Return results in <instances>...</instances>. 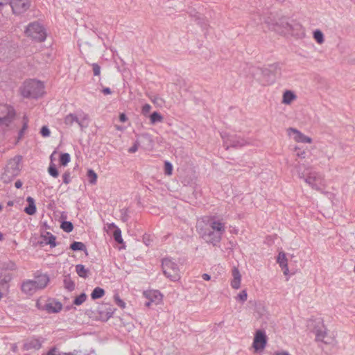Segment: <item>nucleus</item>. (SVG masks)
Listing matches in <instances>:
<instances>
[{
	"label": "nucleus",
	"mask_w": 355,
	"mask_h": 355,
	"mask_svg": "<svg viewBox=\"0 0 355 355\" xmlns=\"http://www.w3.org/2000/svg\"><path fill=\"white\" fill-rule=\"evenodd\" d=\"M20 92L24 98H37L44 92V85L36 80H28L20 87Z\"/></svg>",
	"instance_id": "nucleus-1"
},
{
	"label": "nucleus",
	"mask_w": 355,
	"mask_h": 355,
	"mask_svg": "<svg viewBox=\"0 0 355 355\" xmlns=\"http://www.w3.org/2000/svg\"><path fill=\"white\" fill-rule=\"evenodd\" d=\"M22 157L17 155L10 159L4 169V172L1 175V180L4 183L10 182L15 177H17L21 170V162Z\"/></svg>",
	"instance_id": "nucleus-2"
},
{
	"label": "nucleus",
	"mask_w": 355,
	"mask_h": 355,
	"mask_svg": "<svg viewBox=\"0 0 355 355\" xmlns=\"http://www.w3.org/2000/svg\"><path fill=\"white\" fill-rule=\"evenodd\" d=\"M298 177L300 179H303L313 189L323 193L322 187L325 186V180L324 176L320 173L312 171L309 172L307 175H304V173L299 172Z\"/></svg>",
	"instance_id": "nucleus-3"
},
{
	"label": "nucleus",
	"mask_w": 355,
	"mask_h": 355,
	"mask_svg": "<svg viewBox=\"0 0 355 355\" xmlns=\"http://www.w3.org/2000/svg\"><path fill=\"white\" fill-rule=\"evenodd\" d=\"M162 267L164 275L172 282H178L180 279V269L177 263L171 258H164Z\"/></svg>",
	"instance_id": "nucleus-4"
},
{
	"label": "nucleus",
	"mask_w": 355,
	"mask_h": 355,
	"mask_svg": "<svg viewBox=\"0 0 355 355\" xmlns=\"http://www.w3.org/2000/svg\"><path fill=\"white\" fill-rule=\"evenodd\" d=\"M25 34L37 42H44L46 37L45 28L37 21L30 23L25 29Z\"/></svg>",
	"instance_id": "nucleus-5"
},
{
	"label": "nucleus",
	"mask_w": 355,
	"mask_h": 355,
	"mask_svg": "<svg viewBox=\"0 0 355 355\" xmlns=\"http://www.w3.org/2000/svg\"><path fill=\"white\" fill-rule=\"evenodd\" d=\"M64 123L67 126H71L74 123H76L80 130H83L89 125V116L83 112H79L78 115L70 113L64 117Z\"/></svg>",
	"instance_id": "nucleus-6"
},
{
	"label": "nucleus",
	"mask_w": 355,
	"mask_h": 355,
	"mask_svg": "<svg viewBox=\"0 0 355 355\" xmlns=\"http://www.w3.org/2000/svg\"><path fill=\"white\" fill-rule=\"evenodd\" d=\"M220 135L223 139L226 149H228L230 147H242L248 144L245 139L237 137L236 135H230L226 133H221Z\"/></svg>",
	"instance_id": "nucleus-7"
},
{
	"label": "nucleus",
	"mask_w": 355,
	"mask_h": 355,
	"mask_svg": "<svg viewBox=\"0 0 355 355\" xmlns=\"http://www.w3.org/2000/svg\"><path fill=\"white\" fill-rule=\"evenodd\" d=\"M15 116L14 108L7 104L0 105V123L8 125Z\"/></svg>",
	"instance_id": "nucleus-8"
},
{
	"label": "nucleus",
	"mask_w": 355,
	"mask_h": 355,
	"mask_svg": "<svg viewBox=\"0 0 355 355\" xmlns=\"http://www.w3.org/2000/svg\"><path fill=\"white\" fill-rule=\"evenodd\" d=\"M201 237L207 243L213 245H217L221 241L222 234L210 230H201L200 232Z\"/></svg>",
	"instance_id": "nucleus-9"
},
{
	"label": "nucleus",
	"mask_w": 355,
	"mask_h": 355,
	"mask_svg": "<svg viewBox=\"0 0 355 355\" xmlns=\"http://www.w3.org/2000/svg\"><path fill=\"white\" fill-rule=\"evenodd\" d=\"M10 5L15 15H20L28 10L31 6L29 0H11Z\"/></svg>",
	"instance_id": "nucleus-10"
},
{
	"label": "nucleus",
	"mask_w": 355,
	"mask_h": 355,
	"mask_svg": "<svg viewBox=\"0 0 355 355\" xmlns=\"http://www.w3.org/2000/svg\"><path fill=\"white\" fill-rule=\"evenodd\" d=\"M262 73L268 77L270 83L275 81L277 77L281 76V67L279 63L268 65L262 69Z\"/></svg>",
	"instance_id": "nucleus-11"
},
{
	"label": "nucleus",
	"mask_w": 355,
	"mask_h": 355,
	"mask_svg": "<svg viewBox=\"0 0 355 355\" xmlns=\"http://www.w3.org/2000/svg\"><path fill=\"white\" fill-rule=\"evenodd\" d=\"M314 333L317 341H320L325 344H331L332 343L333 338L327 336V328L322 322L320 323V327L314 329Z\"/></svg>",
	"instance_id": "nucleus-12"
},
{
	"label": "nucleus",
	"mask_w": 355,
	"mask_h": 355,
	"mask_svg": "<svg viewBox=\"0 0 355 355\" xmlns=\"http://www.w3.org/2000/svg\"><path fill=\"white\" fill-rule=\"evenodd\" d=\"M287 132L288 135L293 137V139L296 142H300L304 144L312 143V139L311 137L304 135L302 132H301L300 131L295 128H289L287 130Z\"/></svg>",
	"instance_id": "nucleus-13"
},
{
	"label": "nucleus",
	"mask_w": 355,
	"mask_h": 355,
	"mask_svg": "<svg viewBox=\"0 0 355 355\" xmlns=\"http://www.w3.org/2000/svg\"><path fill=\"white\" fill-rule=\"evenodd\" d=\"M207 224L212 231L219 232L222 235L225 232V223L221 220L217 219L216 216L209 217Z\"/></svg>",
	"instance_id": "nucleus-14"
},
{
	"label": "nucleus",
	"mask_w": 355,
	"mask_h": 355,
	"mask_svg": "<svg viewBox=\"0 0 355 355\" xmlns=\"http://www.w3.org/2000/svg\"><path fill=\"white\" fill-rule=\"evenodd\" d=\"M267 343V338L265 333L261 330L257 331L254 341L253 347L256 350L263 349L265 348Z\"/></svg>",
	"instance_id": "nucleus-15"
},
{
	"label": "nucleus",
	"mask_w": 355,
	"mask_h": 355,
	"mask_svg": "<svg viewBox=\"0 0 355 355\" xmlns=\"http://www.w3.org/2000/svg\"><path fill=\"white\" fill-rule=\"evenodd\" d=\"M287 32L291 33L297 38L302 39L306 36L305 28L299 23L292 21Z\"/></svg>",
	"instance_id": "nucleus-16"
},
{
	"label": "nucleus",
	"mask_w": 355,
	"mask_h": 355,
	"mask_svg": "<svg viewBox=\"0 0 355 355\" xmlns=\"http://www.w3.org/2000/svg\"><path fill=\"white\" fill-rule=\"evenodd\" d=\"M44 340L40 338L32 337L25 341L23 345L24 350H38L42 347Z\"/></svg>",
	"instance_id": "nucleus-17"
},
{
	"label": "nucleus",
	"mask_w": 355,
	"mask_h": 355,
	"mask_svg": "<svg viewBox=\"0 0 355 355\" xmlns=\"http://www.w3.org/2000/svg\"><path fill=\"white\" fill-rule=\"evenodd\" d=\"M33 282L35 290L37 291L38 290L44 288L47 286L49 282V277L46 274H42L35 277Z\"/></svg>",
	"instance_id": "nucleus-18"
},
{
	"label": "nucleus",
	"mask_w": 355,
	"mask_h": 355,
	"mask_svg": "<svg viewBox=\"0 0 355 355\" xmlns=\"http://www.w3.org/2000/svg\"><path fill=\"white\" fill-rule=\"evenodd\" d=\"M42 240L40 241L41 245H49L51 248H53L57 245L56 236L49 232H46L45 234H42Z\"/></svg>",
	"instance_id": "nucleus-19"
},
{
	"label": "nucleus",
	"mask_w": 355,
	"mask_h": 355,
	"mask_svg": "<svg viewBox=\"0 0 355 355\" xmlns=\"http://www.w3.org/2000/svg\"><path fill=\"white\" fill-rule=\"evenodd\" d=\"M22 293L27 295H33L37 292L32 279L24 280L21 285Z\"/></svg>",
	"instance_id": "nucleus-20"
},
{
	"label": "nucleus",
	"mask_w": 355,
	"mask_h": 355,
	"mask_svg": "<svg viewBox=\"0 0 355 355\" xmlns=\"http://www.w3.org/2000/svg\"><path fill=\"white\" fill-rule=\"evenodd\" d=\"M232 279L231 280L230 285L234 289H239L241 287V275L239 270L234 267L232 270Z\"/></svg>",
	"instance_id": "nucleus-21"
},
{
	"label": "nucleus",
	"mask_w": 355,
	"mask_h": 355,
	"mask_svg": "<svg viewBox=\"0 0 355 355\" xmlns=\"http://www.w3.org/2000/svg\"><path fill=\"white\" fill-rule=\"evenodd\" d=\"M263 21V19L261 17V14L259 12H254L250 13L249 17V21L247 25L250 26L252 27H255L261 24Z\"/></svg>",
	"instance_id": "nucleus-22"
},
{
	"label": "nucleus",
	"mask_w": 355,
	"mask_h": 355,
	"mask_svg": "<svg viewBox=\"0 0 355 355\" xmlns=\"http://www.w3.org/2000/svg\"><path fill=\"white\" fill-rule=\"evenodd\" d=\"M277 14L270 13L268 16L263 18V21L268 25L269 28L272 30H277L276 26L279 25L277 21Z\"/></svg>",
	"instance_id": "nucleus-23"
},
{
	"label": "nucleus",
	"mask_w": 355,
	"mask_h": 355,
	"mask_svg": "<svg viewBox=\"0 0 355 355\" xmlns=\"http://www.w3.org/2000/svg\"><path fill=\"white\" fill-rule=\"evenodd\" d=\"M277 262L279 263V266L284 270V274L285 275L288 274V259L286 257V254L284 252H280L278 254Z\"/></svg>",
	"instance_id": "nucleus-24"
},
{
	"label": "nucleus",
	"mask_w": 355,
	"mask_h": 355,
	"mask_svg": "<svg viewBox=\"0 0 355 355\" xmlns=\"http://www.w3.org/2000/svg\"><path fill=\"white\" fill-rule=\"evenodd\" d=\"M277 21L279 25L276 26L277 30L275 31L287 32L291 23L288 22V19L285 17H277Z\"/></svg>",
	"instance_id": "nucleus-25"
},
{
	"label": "nucleus",
	"mask_w": 355,
	"mask_h": 355,
	"mask_svg": "<svg viewBox=\"0 0 355 355\" xmlns=\"http://www.w3.org/2000/svg\"><path fill=\"white\" fill-rule=\"evenodd\" d=\"M296 98L297 96L293 91L286 90L283 94L282 103L286 105H290Z\"/></svg>",
	"instance_id": "nucleus-26"
},
{
	"label": "nucleus",
	"mask_w": 355,
	"mask_h": 355,
	"mask_svg": "<svg viewBox=\"0 0 355 355\" xmlns=\"http://www.w3.org/2000/svg\"><path fill=\"white\" fill-rule=\"evenodd\" d=\"M146 297L148 300L154 301L155 304H159L162 301V295L158 291H151L147 295Z\"/></svg>",
	"instance_id": "nucleus-27"
},
{
	"label": "nucleus",
	"mask_w": 355,
	"mask_h": 355,
	"mask_svg": "<svg viewBox=\"0 0 355 355\" xmlns=\"http://www.w3.org/2000/svg\"><path fill=\"white\" fill-rule=\"evenodd\" d=\"M62 309V305L59 302H55L53 303H48L45 305V309L49 313H58Z\"/></svg>",
	"instance_id": "nucleus-28"
},
{
	"label": "nucleus",
	"mask_w": 355,
	"mask_h": 355,
	"mask_svg": "<svg viewBox=\"0 0 355 355\" xmlns=\"http://www.w3.org/2000/svg\"><path fill=\"white\" fill-rule=\"evenodd\" d=\"M26 201L28 203V206L25 208L24 211L28 215L35 214L36 212L35 200L32 197L28 196Z\"/></svg>",
	"instance_id": "nucleus-29"
},
{
	"label": "nucleus",
	"mask_w": 355,
	"mask_h": 355,
	"mask_svg": "<svg viewBox=\"0 0 355 355\" xmlns=\"http://www.w3.org/2000/svg\"><path fill=\"white\" fill-rule=\"evenodd\" d=\"M115 309L112 308L111 306H108V307H105L104 310L100 311V315L103 320H107L110 318L114 313Z\"/></svg>",
	"instance_id": "nucleus-30"
},
{
	"label": "nucleus",
	"mask_w": 355,
	"mask_h": 355,
	"mask_svg": "<svg viewBox=\"0 0 355 355\" xmlns=\"http://www.w3.org/2000/svg\"><path fill=\"white\" fill-rule=\"evenodd\" d=\"M189 14L202 27L206 28L208 26L207 21L204 19V17H202L198 12L193 13L192 11H191Z\"/></svg>",
	"instance_id": "nucleus-31"
},
{
	"label": "nucleus",
	"mask_w": 355,
	"mask_h": 355,
	"mask_svg": "<svg viewBox=\"0 0 355 355\" xmlns=\"http://www.w3.org/2000/svg\"><path fill=\"white\" fill-rule=\"evenodd\" d=\"M76 272L82 278H87L89 273V269L85 268V266L82 264L76 266Z\"/></svg>",
	"instance_id": "nucleus-32"
},
{
	"label": "nucleus",
	"mask_w": 355,
	"mask_h": 355,
	"mask_svg": "<svg viewBox=\"0 0 355 355\" xmlns=\"http://www.w3.org/2000/svg\"><path fill=\"white\" fill-rule=\"evenodd\" d=\"M63 283L64 288L69 291H72L75 289V283L69 275L64 276Z\"/></svg>",
	"instance_id": "nucleus-33"
},
{
	"label": "nucleus",
	"mask_w": 355,
	"mask_h": 355,
	"mask_svg": "<svg viewBox=\"0 0 355 355\" xmlns=\"http://www.w3.org/2000/svg\"><path fill=\"white\" fill-rule=\"evenodd\" d=\"M163 116L157 112H154L150 115V120L152 124L161 123L163 121Z\"/></svg>",
	"instance_id": "nucleus-34"
},
{
	"label": "nucleus",
	"mask_w": 355,
	"mask_h": 355,
	"mask_svg": "<svg viewBox=\"0 0 355 355\" xmlns=\"http://www.w3.org/2000/svg\"><path fill=\"white\" fill-rule=\"evenodd\" d=\"M70 248L73 251H87L85 245L83 243L79 241L73 242L70 245Z\"/></svg>",
	"instance_id": "nucleus-35"
},
{
	"label": "nucleus",
	"mask_w": 355,
	"mask_h": 355,
	"mask_svg": "<svg viewBox=\"0 0 355 355\" xmlns=\"http://www.w3.org/2000/svg\"><path fill=\"white\" fill-rule=\"evenodd\" d=\"M105 294V291L100 288V287H96L92 294H91V297L93 299V300H96V299H99V298H101Z\"/></svg>",
	"instance_id": "nucleus-36"
},
{
	"label": "nucleus",
	"mask_w": 355,
	"mask_h": 355,
	"mask_svg": "<svg viewBox=\"0 0 355 355\" xmlns=\"http://www.w3.org/2000/svg\"><path fill=\"white\" fill-rule=\"evenodd\" d=\"M313 37L315 39V40L320 44L324 43V34L319 29H316L313 31Z\"/></svg>",
	"instance_id": "nucleus-37"
},
{
	"label": "nucleus",
	"mask_w": 355,
	"mask_h": 355,
	"mask_svg": "<svg viewBox=\"0 0 355 355\" xmlns=\"http://www.w3.org/2000/svg\"><path fill=\"white\" fill-rule=\"evenodd\" d=\"M112 225L116 227L113 232V237L115 241L118 243H123V240L122 239L121 230L118 227L115 226L114 223H112Z\"/></svg>",
	"instance_id": "nucleus-38"
},
{
	"label": "nucleus",
	"mask_w": 355,
	"mask_h": 355,
	"mask_svg": "<svg viewBox=\"0 0 355 355\" xmlns=\"http://www.w3.org/2000/svg\"><path fill=\"white\" fill-rule=\"evenodd\" d=\"M89 182L91 184H96L97 182V174L93 169H89L87 173Z\"/></svg>",
	"instance_id": "nucleus-39"
},
{
	"label": "nucleus",
	"mask_w": 355,
	"mask_h": 355,
	"mask_svg": "<svg viewBox=\"0 0 355 355\" xmlns=\"http://www.w3.org/2000/svg\"><path fill=\"white\" fill-rule=\"evenodd\" d=\"M61 228L66 232L69 233L72 232L73 225L70 221H64L62 223Z\"/></svg>",
	"instance_id": "nucleus-40"
},
{
	"label": "nucleus",
	"mask_w": 355,
	"mask_h": 355,
	"mask_svg": "<svg viewBox=\"0 0 355 355\" xmlns=\"http://www.w3.org/2000/svg\"><path fill=\"white\" fill-rule=\"evenodd\" d=\"M86 299H87V295L85 293H83L74 299L73 304L77 306H79V305L82 304L83 302H85Z\"/></svg>",
	"instance_id": "nucleus-41"
},
{
	"label": "nucleus",
	"mask_w": 355,
	"mask_h": 355,
	"mask_svg": "<svg viewBox=\"0 0 355 355\" xmlns=\"http://www.w3.org/2000/svg\"><path fill=\"white\" fill-rule=\"evenodd\" d=\"M22 123H23L22 128L19 132V137H22V135H24V132L28 128V119L26 115H24L23 119H22Z\"/></svg>",
	"instance_id": "nucleus-42"
},
{
	"label": "nucleus",
	"mask_w": 355,
	"mask_h": 355,
	"mask_svg": "<svg viewBox=\"0 0 355 355\" xmlns=\"http://www.w3.org/2000/svg\"><path fill=\"white\" fill-rule=\"evenodd\" d=\"M71 157L69 153H62L60 157V162L62 166H66L70 162Z\"/></svg>",
	"instance_id": "nucleus-43"
},
{
	"label": "nucleus",
	"mask_w": 355,
	"mask_h": 355,
	"mask_svg": "<svg viewBox=\"0 0 355 355\" xmlns=\"http://www.w3.org/2000/svg\"><path fill=\"white\" fill-rule=\"evenodd\" d=\"M121 219L123 222H127L129 220V209L128 208H123L120 210Z\"/></svg>",
	"instance_id": "nucleus-44"
},
{
	"label": "nucleus",
	"mask_w": 355,
	"mask_h": 355,
	"mask_svg": "<svg viewBox=\"0 0 355 355\" xmlns=\"http://www.w3.org/2000/svg\"><path fill=\"white\" fill-rule=\"evenodd\" d=\"M248 298V293L246 290L241 291L236 297V300L242 303L245 302Z\"/></svg>",
	"instance_id": "nucleus-45"
},
{
	"label": "nucleus",
	"mask_w": 355,
	"mask_h": 355,
	"mask_svg": "<svg viewBox=\"0 0 355 355\" xmlns=\"http://www.w3.org/2000/svg\"><path fill=\"white\" fill-rule=\"evenodd\" d=\"M49 173L53 178L58 176V171L54 164H51L48 168Z\"/></svg>",
	"instance_id": "nucleus-46"
},
{
	"label": "nucleus",
	"mask_w": 355,
	"mask_h": 355,
	"mask_svg": "<svg viewBox=\"0 0 355 355\" xmlns=\"http://www.w3.org/2000/svg\"><path fill=\"white\" fill-rule=\"evenodd\" d=\"M173 171V165L168 161H166L164 162V173L167 175H171L172 174Z\"/></svg>",
	"instance_id": "nucleus-47"
},
{
	"label": "nucleus",
	"mask_w": 355,
	"mask_h": 355,
	"mask_svg": "<svg viewBox=\"0 0 355 355\" xmlns=\"http://www.w3.org/2000/svg\"><path fill=\"white\" fill-rule=\"evenodd\" d=\"M93 73L95 76H99L101 74V67L97 63L91 64Z\"/></svg>",
	"instance_id": "nucleus-48"
},
{
	"label": "nucleus",
	"mask_w": 355,
	"mask_h": 355,
	"mask_svg": "<svg viewBox=\"0 0 355 355\" xmlns=\"http://www.w3.org/2000/svg\"><path fill=\"white\" fill-rule=\"evenodd\" d=\"M40 134L44 137H47L50 135L51 132L49 128L46 125H44L42 127L40 130Z\"/></svg>",
	"instance_id": "nucleus-49"
},
{
	"label": "nucleus",
	"mask_w": 355,
	"mask_h": 355,
	"mask_svg": "<svg viewBox=\"0 0 355 355\" xmlns=\"http://www.w3.org/2000/svg\"><path fill=\"white\" fill-rule=\"evenodd\" d=\"M114 300L116 304L121 309H124L125 307V303L119 297L118 295H114Z\"/></svg>",
	"instance_id": "nucleus-50"
},
{
	"label": "nucleus",
	"mask_w": 355,
	"mask_h": 355,
	"mask_svg": "<svg viewBox=\"0 0 355 355\" xmlns=\"http://www.w3.org/2000/svg\"><path fill=\"white\" fill-rule=\"evenodd\" d=\"M45 355H62V353L57 347H53L51 348Z\"/></svg>",
	"instance_id": "nucleus-51"
},
{
	"label": "nucleus",
	"mask_w": 355,
	"mask_h": 355,
	"mask_svg": "<svg viewBox=\"0 0 355 355\" xmlns=\"http://www.w3.org/2000/svg\"><path fill=\"white\" fill-rule=\"evenodd\" d=\"M295 151H297V152L296 153V155H297L298 157L302 158V159L305 158V157H306V151H305V150H300V149L299 148H297V147H295Z\"/></svg>",
	"instance_id": "nucleus-52"
},
{
	"label": "nucleus",
	"mask_w": 355,
	"mask_h": 355,
	"mask_svg": "<svg viewBox=\"0 0 355 355\" xmlns=\"http://www.w3.org/2000/svg\"><path fill=\"white\" fill-rule=\"evenodd\" d=\"M63 183L67 184L71 182V175L69 172H65L62 175Z\"/></svg>",
	"instance_id": "nucleus-53"
},
{
	"label": "nucleus",
	"mask_w": 355,
	"mask_h": 355,
	"mask_svg": "<svg viewBox=\"0 0 355 355\" xmlns=\"http://www.w3.org/2000/svg\"><path fill=\"white\" fill-rule=\"evenodd\" d=\"M150 110H151V105L146 103L143 105L141 112L143 114L146 115L150 112Z\"/></svg>",
	"instance_id": "nucleus-54"
},
{
	"label": "nucleus",
	"mask_w": 355,
	"mask_h": 355,
	"mask_svg": "<svg viewBox=\"0 0 355 355\" xmlns=\"http://www.w3.org/2000/svg\"><path fill=\"white\" fill-rule=\"evenodd\" d=\"M143 241L144 243L146 245H150V236L148 235V234H144L143 236Z\"/></svg>",
	"instance_id": "nucleus-55"
},
{
	"label": "nucleus",
	"mask_w": 355,
	"mask_h": 355,
	"mask_svg": "<svg viewBox=\"0 0 355 355\" xmlns=\"http://www.w3.org/2000/svg\"><path fill=\"white\" fill-rule=\"evenodd\" d=\"M139 144L135 143L131 148H129L128 152L130 153H135L138 150Z\"/></svg>",
	"instance_id": "nucleus-56"
},
{
	"label": "nucleus",
	"mask_w": 355,
	"mask_h": 355,
	"mask_svg": "<svg viewBox=\"0 0 355 355\" xmlns=\"http://www.w3.org/2000/svg\"><path fill=\"white\" fill-rule=\"evenodd\" d=\"M273 355H291L288 352L286 351H277L275 352Z\"/></svg>",
	"instance_id": "nucleus-57"
},
{
	"label": "nucleus",
	"mask_w": 355,
	"mask_h": 355,
	"mask_svg": "<svg viewBox=\"0 0 355 355\" xmlns=\"http://www.w3.org/2000/svg\"><path fill=\"white\" fill-rule=\"evenodd\" d=\"M102 92L105 94V95H107V94H112V91L111 89L109 88V87H105L102 90Z\"/></svg>",
	"instance_id": "nucleus-58"
},
{
	"label": "nucleus",
	"mask_w": 355,
	"mask_h": 355,
	"mask_svg": "<svg viewBox=\"0 0 355 355\" xmlns=\"http://www.w3.org/2000/svg\"><path fill=\"white\" fill-rule=\"evenodd\" d=\"M119 119L121 122H125L127 121L128 118L125 114L122 113L119 116Z\"/></svg>",
	"instance_id": "nucleus-59"
},
{
	"label": "nucleus",
	"mask_w": 355,
	"mask_h": 355,
	"mask_svg": "<svg viewBox=\"0 0 355 355\" xmlns=\"http://www.w3.org/2000/svg\"><path fill=\"white\" fill-rule=\"evenodd\" d=\"M202 277L205 281H209L211 279V276L207 273L202 274Z\"/></svg>",
	"instance_id": "nucleus-60"
},
{
	"label": "nucleus",
	"mask_w": 355,
	"mask_h": 355,
	"mask_svg": "<svg viewBox=\"0 0 355 355\" xmlns=\"http://www.w3.org/2000/svg\"><path fill=\"white\" fill-rule=\"evenodd\" d=\"M15 186L16 188L19 189L22 187V182L20 180H17L15 182Z\"/></svg>",
	"instance_id": "nucleus-61"
},
{
	"label": "nucleus",
	"mask_w": 355,
	"mask_h": 355,
	"mask_svg": "<svg viewBox=\"0 0 355 355\" xmlns=\"http://www.w3.org/2000/svg\"><path fill=\"white\" fill-rule=\"evenodd\" d=\"M152 303H154V301L148 300V301L145 303V305L146 306L149 307L152 304Z\"/></svg>",
	"instance_id": "nucleus-62"
},
{
	"label": "nucleus",
	"mask_w": 355,
	"mask_h": 355,
	"mask_svg": "<svg viewBox=\"0 0 355 355\" xmlns=\"http://www.w3.org/2000/svg\"><path fill=\"white\" fill-rule=\"evenodd\" d=\"M62 355H76L75 352L62 353Z\"/></svg>",
	"instance_id": "nucleus-63"
},
{
	"label": "nucleus",
	"mask_w": 355,
	"mask_h": 355,
	"mask_svg": "<svg viewBox=\"0 0 355 355\" xmlns=\"http://www.w3.org/2000/svg\"><path fill=\"white\" fill-rule=\"evenodd\" d=\"M12 244H13V245H14L15 247H16V246L18 245V243H17V241H15V240H14V241H12Z\"/></svg>",
	"instance_id": "nucleus-64"
}]
</instances>
